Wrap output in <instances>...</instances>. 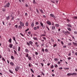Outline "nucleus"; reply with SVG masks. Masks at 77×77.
Here are the masks:
<instances>
[{
    "label": "nucleus",
    "mask_w": 77,
    "mask_h": 77,
    "mask_svg": "<svg viewBox=\"0 0 77 77\" xmlns=\"http://www.w3.org/2000/svg\"><path fill=\"white\" fill-rule=\"evenodd\" d=\"M54 66L55 68H57V67H58V66L57 65L55 64V65H54Z\"/></svg>",
    "instance_id": "a878e982"
},
{
    "label": "nucleus",
    "mask_w": 77,
    "mask_h": 77,
    "mask_svg": "<svg viewBox=\"0 0 77 77\" xmlns=\"http://www.w3.org/2000/svg\"><path fill=\"white\" fill-rule=\"evenodd\" d=\"M42 51H43V53L44 52V48H42Z\"/></svg>",
    "instance_id": "680f3d73"
},
{
    "label": "nucleus",
    "mask_w": 77,
    "mask_h": 77,
    "mask_svg": "<svg viewBox=\"0 0 77 77\" xmlns=\"http://www.w3.org/2000/svg\"><path fill=\"white\" fill-rule=\"evenodd\" d=\"M73 18H74V19H77V16H75L73 17Z\"/></svg>",
    "instance_id": "4c0bfd02"
},
{
    "label": "nucleus",
    "mask_w": 77,
    "mask_h": 77,
    "mask_svg": "<svg viewBox=\"0 0 77 77\" xmlns=\"http://www.w3.org/2000/svg\"><path fill=\"white\" fill-rule=\"evenodd\" d=\"M14 54H17V51H15V50H14Z\"/></svg>",
    "instance_id": "72a5a7b5"
},
{
    "label": "nucleus",
    "mask_w": 77,
    "mask_h": 77,
    "mask_svg": "<svg viewBox=\"0 0 77 77\" xmlns=\"http://www.w3.org/2000/svg\"><path fill=\"white\" fill-rule=\"evenodd\" d=\"M29 30V29L28 28L25 31V32H27Z\"/></svg>",
    "instance_id": "69168bd1"
},
{
    "label": "nucleus",
    "mask_w": 77,
    "mask_h": 77,
    "mask_svg": "<svg viewBox=\"0 0 77 77\" xmlns=\"http://www.w3.org/2000/svg\"><path fill=\"white\" fill-rule=\"evenodd\" d=\"M58 64H60V61H58L57 62Z\"/></svg>",
    "instance_id": "338daca9"
},
{
    "label": "nucleus",
    "mask_w": 77,
    "mask_h": 77,
    "mask_svg": "<svg viewBox=\"0 0 77 77\" xmlns=\"http://www.w3.org/2000/svg\"><path fill=\"white\" fill-rule=\"evenodd\" d=\"M66 25H67L68 27H70L71 28V27H72V26H71V25H70V24H67Z\"/></svg>",
    "instance_id": "4468645a"
},
{
    "label": "nucleus",
    "mask_w": 77,
    "mask_h": 77,
    "mask_svg": "<svg viewBox=\"0 0 77 77\" xmlns=\"http://www.w3.org/2000/svg\"><path fill=\"white\" fill-rule=\"evenodd\" d=\"M2 60H3V61H4V62H6V60H5V58H4L2 57Z\"/></svg>",
    "instance_id": "bb28decb"
},
{
    "label": "nucleus",
    "mask_w": 77,
    "mask_h": 77,
    "mask_svg": "<svg viewBox=\"0 0 77 77\" xmlns=\"http://www.w3.org/2000/svg\"><path fill=\"white\" fill-rule=\"evenodd\" d=\"M63 33H64L65 35H68V34H70V32L68 31H63Z\"/></svg>",
    "instance_id": "f257e3e1"
},
{
    "label": "nucleus",
    "mask_w": 77,
    "mask_h": 77,
    "mask_svg": "<svg viewBox=\"0 0 77 77\" xmlns=\"http://www.w3.org/2000/svg\"><path fill=\"white\" fill-rule=\"evenodd\" d=\"M43 39H45V40H46V38L45 37H43Z\"/></svg>",
    "instance_id": "774afa93"
},
{
    "label": "nucleus",
    "mask_w": 77,
    "mask_h": 77,
    "mask_svg": "<svg viewBox=\"0 0 77 77\" xmlns=\"http://www.w3.org/2000/svg\"><path fill=\"white\" fill-rule=\"evenodd\" d=\"M26 44H27V45H28V46H30V45L29 44V43L28 42L26 43Z\"/></svg>",
    "instance_id": "a18cd8bd"
},
{
    "label": "nucleus",
    "mask_w": 77,
    "mask_h": 77,
    "mask_svg": "<svg viewBox=\"0 0 77 77\" xmlns=\"http://www.w3.org/2000/svg\"><path fill=\"white\" fill-rule=\"evenodd\" d=\"M8 42L10 43H12V39H11V38H10L9 40H8Z\"/></svg>",
    "instance_id": "f3484780"
},
{
    "label": "nucleus",
    "mask_w": 77,
    "mask_h": 77,
    "mask_svg": "<svg viewBox=\"0 0 77 77\" xmlns=\"http://www.w3.org/2000/svg\"><path fill=\"white\" fill-rule=\"evenodd\" d=\"M36 11L37 13V14H39V11H38V9H36Z\"/></svg>",
    "instance_id": "6e6d98bb"
},
{
    "label": "nucleus",
    "mask_w": 77,
    "mask_h": 77,
    "mask_svg": "<svg viewBox=\"0 0 77 77\" xmlns=\"http://www.w3.org/2000/svg\"><path fill=\"white\" fill-rule=\"evenodd\" d=\"M28 57V59H29V60H32V58H31V57L29 56Z\"/></svg>",
    "instance_id": "412c9836"
},
{
    "label": "nucleus",
    "mask_w": 77,
    "mask_h": 77,
    "mask_svg": "<svg viewBox=\"0 0 77 77\" xmlns=\"http://www.w3.org/2000/svg\"><path fill=\"white\" fill-rule=\"evenodd\" d=\"M45 51H46V52H48V49H46L45 50Z\"/></svg>",
    "instance_id": "473e14b6"
},
{
    "label": "nucleus",
    "mask_w": 77,
    "mask_h": 77,
    "mask_svg": "<svg viewBox=\"0 0 77 77\" xmlns=\"http://www.w3.org/2000/svg\"><path fill=\"white\" fill-rule=\"evenodd\" d=\"M25 6L26 7H29V5H27V4H26Z\"/></svg>",
    "instance_id": "e2e57ef3"
},
{
    "label": "nucleus",
    "mask_w": 77,
    "mask_h": 77,
    "mask_svg": "<svg viewBox=\"0 0 77 77\" xmlns=\"http://www.w3.org/2000/svg\"><path fill=\"white\" fill-rule=\"evenodd\" d=\"M12 47H13V45L12 44H10L9 45V47L10 48H12Z\"/></svg>",
    "instance_id": "9b49d317"
},
{
    "label": "nucleus",
    "mask_w": 77,
    "mask_h": 77,
    "mask_svg": "<svg viewBox=\"0 0 77 77\" xmlns=\"http://www.w3.org/2000/svg\"><path fill=\"white\" fill-rule=\"evenodd\" d=\"M21 49V48H20V47H18V51H20V49Z\"/></svg>",
    "instance_id": "7c9ffc66"
},
{
    "label": "nucleus",
    "mask_w": 77,
    "mask_h": 77,
    "mask_svg": "<svg viewBox=\"0 0 77 77\" xmlns=\"http://www.w3.org/2000/svg\"><path fill=\"white\" fill-rule=\"evenodd\" d=\"M9 18H10L9 17V16L7 17L6 18V19L7 20H9Z\"/></svg>",
    "instance_id": "cd10ccee"
},
{
    "label": "nucleus",
    "mask_w": 77,
    "mask_h": 77,
    "mask_svg": "<svg viewBox=\"0 0 77 77\" xmlns=\"http://www.w3.org/2000/svg\"><path fill=\"white\" fill-rule=\"evenodd\" d=\"M14 27H16L17 28H17H18V25H15L14 26Z\"/></svg>",
    "instance_id": "8fccbe9b"
},
{
    "label": "nucleus",
    "mask_w": 77,
    "mask_h": 77,
    "mask_svg": "<svg viewBox=\"0 0 77 77\" xmlns=\"http://www.w3.org/2000/svg\"><path fill=\"white\" fill-rule=\"evenodd\" d=\"M20 26H22V27H24V23H23V22L21 21H20Z\"/></svg>",
    "instance_id": "39448f33"
},
{
    "label": "nucleus",
    "mask_w": 77,
    "mask_h": 77,
    "mask_svg": "<svg viewBox=\"0 0 77 77\" xmlns=\"http://www.w3.org/2000/svg\"><path fill=\"white\" fill-rule=\"evenodd\" d=\"M67 29L69 30V31H71V29L69 27H67Z\"/></svg>",
    "instance_id": "a211bd4d"
},
{
    "label": "nucleus",
    "mask_w": 77,
    "mask_h": 77,
    "mask_svg": "<svg viewBox=\"0 0 77 77\" xmlns=\"http://www.w3.org/2000/svg\"><path fill=\"white\" fill-rule=\"evenodd\" d=\"M46 23H47L48 25H49V26H50L51 24V22H50V21L48 20L47 22Z\"/></svg>",
    "instance_id": "0eeeda50"
},
{
    "label": "nucleus",
    "mask_w": 77,
    "mask_h": 77,
    "mask_svg": "<svg viewBox=\"0 0 77 77\" xmlns=\"http://www.w3.org/2000/svg\"><path fill=\"white\" fill-rule=\"evenodd\" d=\"M33 29H34V30H37V28L36 27H34Z\"/></svg>",
    "instance_id": "e433bc0d"
},
{
    "label": "nucleus",
    "mask_w": 77,
    "mask_h": 77,
    "mask_svg": "<svg viewBox=\"0 0 77 77\" xmlns=\"http://www.w3.org/2000/svg\"><path fill=\"white\" fill-rule=\"evenodd\" d=\"M74 33L75 34H76L77 35V32H76V31H75V32H74Z\"/></svg>",
    "instance_id": "052dcab7"
},
{
    "label": "nucleus",
    "mask_w": 77,
    "mask_h": 77,
    "mask_svg": "<svg viewBox=\"0 0 77 77\" xmlns=\"http://www.w3.org/2000/svg\"><path fill=\"white\" fill-rule=\"evenodd\" d=\"M31 26H32V27H33V26H34V22H32V23L31 24Z\"/></svg>",
    "instance_id": "b1692460"
},
{
    "label": "nucleus",
    "mask_w": 77,
    "mask_h": 77,
    "mask_svg": "<svg viewBox=\"0 0 77 77\" xmlns=\"http://www.w3.org/2000/svg\"><path fill=\"white\" fill-rule=\"evenodd\" d=\"M11 59H12V60H14L15 58L13 56V55H11Z\"/></svg>",
    "instance_id": "dca6fc26"
},
{
    "label": "nucleus",
    "mask_w": 77,
    "mask_h": 77,
    "mask_svg": "<svg viewBox=\"0 0 77 77\" xmlns=\"http://www.w3.org/2000/svg\"><path fill=\"white\" fill-rule=\"evenodd\" d=\"M20 34L22 36H24V35L22 33H20Z\"/></svg>",
    "instance_id": "bf43d9fd"
},
{
    "label": "nucleus",
    "mask_w": 77,
    "mask_h": 77,
    "mask_svg": "<svg viewBox=\"0 0 77 77\" xmlns=\"http://www.w3.org/2000/svg\"><path fill=\"white\" fill-rule=\"evenodd\" d=\"M72 38H73L74 40V41H75V38H74V37L72 36V35L71 36Z\"/></svg>",
    "instance_id": "c9c22d12"
},
{
    "label": "nucleus",
    "mask_w": 77,
    "mask_h": 77,
    "mask_svg": "<svg viewBox=\"0 0 77 77\" xmlns=\"http://www.w3.org/2000/svg\"><path fill=\"white\" fill-rule=\"evenodd\" d=\"M25 25H26V26H28L29 23H28V22H26Z\"/></svg>",
    "instance_id": "6ab92c4d"
},
{
    "label": "nucleus",
    "mask_w": 77,
    "mask_h": 77,
    "mask_svg": "<svg viewBox=\"0 0 77 77\" xmlns=\"http://www.w3.org/2000/svg\"><path fill=\"white\" fill-rule=\"evenodd\" d=\"M73 44L74 45H75V46H77V43H75L74 42H73Z\"/></svg>",
    "instance_id": "4be33fe9"
},
{
    "label": "nucleus",
    "mask_w": 77,
    "mask_h": 77,
    "mask_svg": "<svg viewBox=\"0 0 77 77\" xmlns=\"http://www.w3.org/2000/svg\"><path fill=\"white\" fill-rule=\"evenodd\" d=\"M10 65H11V66H14L15 65V64H14V63L13 62H11L10 63Z\"/></svg>",
    "instance_id": "1a4fd4ad"
},
{
    "label": "nucleus",
    "mask_w": 77,
    "mask_h": 77,
    "mask_svg": "<svg viewBox=\"0 0 77 77\" xmlns=\"http://www.w3.org/2000/svg\"><path fill=\"white\" fill-rule=\"evenodd\" d=\"M32 3L33 4H36V2H35V0H33Z\"/></svg>",
    "instance_id": "393cba45"
},
{
    "label": "nucleus",
    "mask_w": 77,
    "mask_h": 77,
    "mask_svg": "<svg viewBox=\"0 0 77 77\" xmlns=\"http://www.w3.org/2000/svg\"><path fill=\"white\" fill-rule=\"evenodd\" d=\"M50 15L51 17H53V18H55V16L53 14H50Z\"/></svg>",
    "instance_id": "f8f14e48"
},
{
    "label": "nucleus",
    "mask_w": 77,
    "mask_h": 77,
    "mask_svg": "<svg viewBox=\"0 0 77 77\" xmlns=\"http://www.w3.org/2000/svg\"><path fill=\"white\" fill-rule=\"evenodd\" d=\"M39 10L41 13H43V11H42V9H39Z\"/></svg>",
    "instance_id": "c03bdc74"
},
{
    "label": "nucleus",
    "mask_w": 77,
    "mask_h": 77,
    "mask_svg": "<svg viewBox=\"0 0 77 77\" xmlns=\"http://www.w3.org/2000/svg\"><path fill=\"white\" fill-rule=\"evenodd\" d=\"M67 21L68 22H70V21H71V20L68 19H67Z\"/></svg>",
    "instance_id": "603ef678"
},
{
    "label": "nucleus",
    "mask_w": 77,
    "mask_h": 77,
    "mask_svg": "<svg viewBox=\"0 0 77 77\" xmlns=\"http://www.w3.org/2000/svg\"><path fill=\"white\" fill-rule=\"evenodd\" d=\"M54 60L55 61H58V59H57V58H54Z\"/></svg>",
    "instance_id": "c756f323"
},
{
    "label": "nucleus",
    "mask_w": 77,
    "mask_h": 77,
    "mask_svg": "<svg viewBox=\"0 0 77 77\" xmlns=\"http://www.w3.org/2000/svg\"><path fill=\"white\" fill-rule=\"evenodd\" d=\"M2 11H3V12H5V8H2Z\"/></svg>",
    "instance_id": "49530a36"
},
{
    "label": "nucleus",
    "mask_w": 77,
    "mask_h": 77,
    "mask_svg": "<svg viewBox=\"0 0 77 77\" xmlns=\"http://www.w3.org/2000/svg\"><path fill=\"white\" fill-rule=\"evenodd\" d=\"M37 29H39V26H37Z\"/></svg>",
    "instance_id": "0e129e2a"
},
{
    "label": "nucleus",
    "mask_w": 77,
    "mask_h": 77,
    "mask_svg": "<svg viewBox=\"0 0 77 77\" xmlns=\"http://www.w3.org/2000/svg\"><path fill=\"white\" fill-rule=\"evenodd\" d=\"M9 71L10 72V73H11V74L13 73V72H12V71H11V70H9Z\"/></svg>",
    "instance_id": "a19ab883"
},
{
    "label": "nucleus",
    "mask_w": 77,
    "mask_h": 77,
    "mask_svg": "<svg viewBox=\"0 0 77 77\" xmlns=\"http://www.w3.org/2000/svg\"><path fill=\"white\" fill-rule=\"evenodd\" d=\"M33 39H34V40H37V38H35V37H33Z\"/></svg>",
    "instance_id": "79ce46f5"
},
{
    "label": "nucleus",
    "mask_w": 77,
    "mask_h": 77,
    "mask_svg": "<svg viewBox=\"0 0 77 77\" xmlns=\"http://www.w3.org/2000/svg\"><path fill=\"white\" fill-rule=\"evenodd\" d=\"M77 74L76 73H69L67 74V75L68 76H70V75H77Z\"/></svg>",
    "instance_id": "f03ea898"
},
{
    "label": "nucleus",
    "mask_w": 77,
    "mask_h": 77,
    "mask_svg": "<svg viewBox=\"0 0 77 77\" xmlns=\"http://www.w3.org/2000/svg\"><path fill=\"white\" fill-rule=\"evenodd\" d=\"M41 73H42V75H44V76L45 74H44V72H41Z\"/></svg>",
    "instance_id": "864d4df0"
},
{
    "label": "nucleus",
    "mask_w": 77,
    "mask_h": 77,
    "mask_svg": "<svg viewBox=\"0 0 77 77\" xmlns=\"http://www.w3.org/2000/svg\"><path fill=\"white\" fill-rule=\"evenodd\" d=\"M38 43L37 42H36L35 43V45L36 46V47H39V45H38Z\"/></svg>",
    "instance_id": "2eb2a0df"
},
{
    "label": "nucleus",
    "mask_w": 77,
    "mask_h": 77,
    "mask_svg": "<svg viewBox=\"0 0 77 77\" xmlns=\"http://www.w3.org/2000/svg\"><path fill=\"white\" fill-rule=\"evenodd\" d=\"M55 26L56 27H58L59 26V25H58V24H57V23L55 24Z\"/></svg>",
    "instance_id": "5701e85b"
},
{
    "label": "nucleus",
    "mask_w": 77,
    "mask_h": 77,
    "mask_svg": "<svg viewBox=\"0 0 77 77\" xmlns=\"http://www.w3.org/2000/svg\"><path fill=\"white\" fill-rule=\"evenodd\" d=\"M20 66H16V68H15V71H16V72H17L18 71V70L20 69Z\"/></svg>",
    "instance_id": "20e7f679"
},
{
    "label": "nucleus",
    "mask_w": 77,
    "mask_h": 77,
    "mask_svg": "<svg viewBox=\"0 0 77 77\" xmlns=\"http://www.w3.org/2000/svg\"><path fill=\"white\" fill-rule=\"evenodd\" d=\"M13 39L14 41L15 42L16 44H18V42H16V40H15V39H16V38L14 37H13Z\"/></svg>",
    "instance_id": "423d86ee"
},
{
    "label": "nucleus",
    "mask_w": 77,
    "mask_h": 77,
    "mask_svg": "<svg viewBox=\"0 0 77 77\" xmlns=\"http://www.w3.org/2000/svg\"><path fill=\"white\" fill-rule=\"evenodd\" d=\"M57 45L56 44H55L53 46V47H57Z\"/></svg>",
    "instance_id": "37998d69"
},
{
    "label": "nucleus",
    "mask_w": 77,
    "mask_h": 77,
    "mask_svg": "<svg viewBox=\"0 0 77 77\" xmlns=\"http://www.w3.org/2000/svg\"><path fill=\"white\" fill-rule=\"evenodd\" d=\"M26 57H29V54H28V53H27L26 55Z\"/></svg>",
    "instance_id": "c85d7f7f"
},
{
    "label": "nucleus",
    "mask_w": 77,
    "mask_h": 77,
    "mask_svg": "<svg viewBox=\"0 0 77 77\" xmlns=\"http://www.w3.org/2000/svg\"><path fill=\"white\" fill-rule=\"evenodd\" d=\"M35 54H36V55H38V53L36 52H35Z\"/></svg>",
    "instance_id": "4d7b16f0"
},
{
    "label": "nucleus",
    "mask_w": 77,
    "mask_h": 77,
    "mask_svg": "<svg viewBox=\"0 0 77 77\" xmlns=\"http://www.w3.org/2000/svg\"><path fill=\"white\" fill-rule=\"evenodd\" d=\"M29 43L30 44V45H32V44H33V42L31 41H30L29 42Z\"/></svg>",
    "instance_id": "aec40b11"
},
{
    "label": "nucleus",
    "mask_w": 77,
    "mask_h": 77,
    "mask_svg": "<svg viewBox=\"0 0 77 77\" xmlns=\"http://www.w3.org/2000/svg\"><path fill=\"white\" fill-rule=\"evenodd\" d=\"M25 51L26 52V53H29V50H28V49L26 48L25 50Z\"/></svg>",
    "instance_id": "6e6552de"
},
{
    "label": "nucleus",
    "mask_w": 77,
    "mask_h": 77,
    "mask_svg": "<svg viewBox=\"0 0 77 77\" xmlns=\"http://www.w3.org/2000/svg\"><path fill=\"white\" fill-rule=\"evenodd\" d=\"M45 36V34H42L41 35V37H42V36Z\"/></svg>",
    "instance_id": "ea45409f"
},
{
    "label": "nucleus",
    "mask_w": 77,
    "mask_h": 77,
    "mask_svg": "<svg viewBox=\"0 0 77 77\" xmlns=\"http://www.w3.org/2000/svg\"><path fill=\"white\" fill-rule=\"evenodd\" d=\"M52 30H56V28H55V26H53L52 27Z\"/></svg>",
    "instance_id": "9d476101"
},
{
    "label": "nucleus",
    "mask_w": 77,
    "mask_h": 77,
    "mask_svg": "<svg viewBox=\"0 0 77 77\" xmlns=\"http://www.w3.org/2000/svg\"><path fill=\"white\" fill-rule=\"evenodd\" d=\"M40 25H41V26H42L43 25V23L41 22H40Z\"/></svg>",
    "instance_id": "de8ad7c7"
},
{
    "label": "nucleus",
    "mask_w": 77,
    "mask_h": 77,
    "mask_svg": "<svg viewBox=\"0 0 77 77\" xmlns=\"http://www.w3.org/2000/svg\"><path fill=\"white\" fill-rule=\"evenodd\" d=\"M18 28L19 29H22L23 28L22 27V26L21 25H19L18 26Z\"/></svg>",
    "instance_id": "ddd939ff"
},
{
    "label": "nucleus",
    "mask_w": 77,
    "mask_h": 77,
    "mask_svg": "<svg viewBox=\"0 0 77 77\" xmlns=\"http://www.w3.org/2000/svg\"><path fill=\"white\" fill-rule=\"evenodd\" d=\"M54 68V66H53V65H52L51 66V69H52V68Z\"/></svg>",
    "instance_id": "2f4dec72"
},
{
    "label": "nucleus",
    "mask_w": 77,
    "mask_h": 77,
    "mask_svg": "<svg viewBox=\"0 0 77 77\" xmlns=\"http://www.w3.org/2000/svg\"><path fill=\"white\" fill-rule=\"evenodd\" d=\"M69 68H64L63 69H69Z\"/></svg>",
    "instance_id": "f704fd0d"
},
{
    "label": "nucleus",
    "mask_w": 77,
    "mask_h": 77,
    "mask_svg": "<svg viewBox=\"0 0 77 77\" xmlns=\"http://www.w3.org/2000/svg\"><path fill=\"white\" fill-rule=\"evenodd\" d=\"M30 70L31 72H32V73H34V71L32 69H30Z\"/></svg>",
    "instance_id": "58836bf2"
},
{
    "label": "nucleus",
    "mask_w": 77,
    "mask_h": 77,
    "mask_svg": "<svg viewBox=\"0 0 77 77\" xmlns=\"http://www.w3.org/2000/svg\"><path fill=\"white\" fill-rule=\"evenodd\" d=\"M35 24L36 25H38V24H39V23L38 22H36Z\"/></svg>",
    "instance_id": "09e8293b"
},
{
    "label": "nucleus",
    "mask_w": 77,
    "mask_h": 77,
    "mask_svg": "<svg viewBox=\"0 0 77 77\" xmlns=\"http://www.w3.org/2000/svg\"><path fill=\"white\" fill-rule=\"evenodd\" d=\"M68 45H71V43H68Z\"/></svg>",
    "instance_id": "13d9d810"
},
{
    "label": "nucleus",
    "mask_w": 77,
    "mask_h": 77,
    "mask_svg": "<svg viewBox=\"0 0 77 77\" xmlns=\"http://www.w3.org/2000/svg\"><path fill=\"white\" fill-rule=\"evenodd\" d=\"M61 43L62 44V45H64V43H63V41H61Z\"/></svg>",
    "instance_id": "5fc2aeb1"
},
{
    "label": "nucleus",
    "mask_w": 77,
    "mask_h": 77,
    "mask_svg": "<svg viewBox=\"0 0 77 77\" xmlns=\"http://www.w3.org/2000/svg\"><path fill=\"white\" fill-rule=\"evenodd\" d=\"M6 5H5L4 6V8H9V6H10V3L9 2H8V3H7L6 4Z\"/></svg>",
    "instance_id": "7ed1b4c3"
},
{
    "label": "nucleus",
    "mask_w": 77,
    "mask_h": 77,
    "mask_svg": "<svg viewBox=\"0 0 77 77\" xmlns=\"http://www.w3.org/2000/svg\"><path fill=\"white\" fill-rule=\"evenodd\" d=\"M8 51H9V52H10V51H11V49H10V48H8Z\"/></svg>",
    "instance_id": "3c124183"
}]
</instances>
